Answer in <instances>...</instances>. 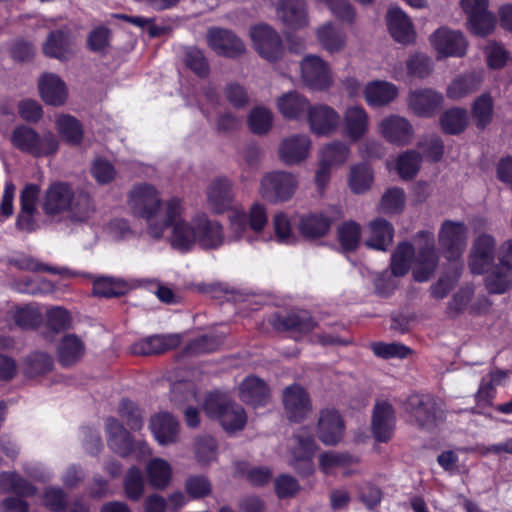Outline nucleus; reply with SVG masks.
Listing matches in <instances>:
<instances>
[{
    "label": "nucleus",
    "instance_id": "8",
    "mask_svg": "<svg viewBox=\"0 0 512 512\" xmlns=\"http://www.w3.org/2000/svg\"><path fill=\"white\" fill-rule=\"evenodd\" d=\"M414 240L418 245V253L415 257L413 277L417 282H426L434 274L439 262L434 234L430 231H419Z\"/></svg>",
    "mask_w": 512,
    "mask_h": 512
},
{
    "label": "nucleus",
    "instance_id": "24",
    "mask_svg": "<svg viewBox=\"0 0 512 512\" xmlns=\"http://www.w3.org/2000/svg\"><path fill=\"white\" fill-rule=\"evenodd\" d=\"M443 96L441 93L430 89H416L408 94L407 105L420 117H431L441 107Z\"/></svg>",
    "mask_w": 512,
    "mask_h": 512
},
{
    "label": "nucleus",
    "instance_id": "64",
    "mask_svg": "<svg viewBox=\"0 0 512 512\" xmlns=\"http://www.w3.org/2000/svg\"><path fill=\"white\" fill-rule=\"evenodd\" d=\"M52 367L53 360L47 353L35 352L27 357L26 372L30 377L46 374Z\"/></svg>",
    "mask_w": 512,
    "mask_h": 512
},
{
    "label": "nucleus",
    "instance_id": "12",
    "mask_svg": "<svg viewBox=\"0 0 512 512\" xmlns=\"http://www.w3.org/2000/svg\"><path fill=\"white\" fill-rule=\"evenodd\" d=\"M463 10L468 15L469 29L477 36H487L496 26L495 16L488 11V0H461Z\"/></svg>",
    "mask_w": 512,
    "mask_h": 512
},
{
    "label": "nucleus",
    "instance_id": "63",
    "mask_svg": "<svg viewBox=\"0 0 512 512\" xmlns=\"http://www.w3.org/2000/svg\"><path fill=\"white\" fill-rule=\"evenodd\" d=\"M144 479L141 471L136 467H131L124 479V488L126 496L133 501L139 500L144 493Z\"/></svg>",
    "mask_w": 512,
    "mask_h": 512
},
{
    "label": "nucleus",
    "instance_id": "27",
    "mask_svg": "<svg viewBox=\"0 0 512 512\" xmlns=\"http://www.w3.org/2000/svg\"><path fill=\"white\" fill-rule=\"evenodd\" d=\"M369 115L362 106L353 105L343 114V132L352 141L361 139L368 131Z\"/></svg>",
    "mask_w": 512,
    "mask_h": 512
},
{
    "label": "nucleus",
    "instance_id": "13",
    "mask_svg": "<svg viewBox=\"0 0 512 512\" xmlns=\"http://www.w3.org/2000/svg\"><path fill=\"white\" fill-rule=\"evenodd\" d=\"M310 131L317 136H330L340 125L339 113L326 104L311 105L307 115Z\"/></svg>",
    "mask_w": 512,
    "mask_h": 512
},
{
    "label": "nucleus",
    "instance_id": "53",
    "mask_svg": "<svg viewBox=\"0 0 512 512\" xmlns=\"http://www.w3.org/2000/svg\"><path fill=\"white\" fill-rule=\"evenodd\" d=\"M441 127L447 134H459L468 124V114L465 109L452 108L441 116Z\"/></svg>",
    "mask_w": 512,
    "mask_h": 512
},
{
    "label": "nucleus",
    "instance_id": "43",
    "mask_svg": "<svg viewBox=\"0 0 512 512\" xmlns=\"http://www.w3.org/2000/svg\"><path fill=\"white\" fill-rule=\"evenodd\" d=\"M482 77L479 73H468L456 77L447 88V96L458 100L479 89Z\"/></svg>",
    "mask_w": 512,
    "mask_h": 512
},
{
    "label": "nucleus",
    "instance_id": "19",
    "mask_svg": "<svg viewBox=\"0 0 512 512\" xmlns=\"http://www.w3.org/2000/svg\"><path fill=\"white\" fill-rule=\"evenodd\" d=\"M378 131L388 142L397 146L408 145L414 135L411 123L399 115L383 118L378 124Z\"/></svg>",
    "mask_w": 512,
    "mask_h": 512
},
{
    "label": "nucleus",
    "instance_id": "38",
    "mask_svg": "<svg viewBox=\"0 0 512 512\" xmlns=\"http://www.w3.org/2000/svg\"><path fill=\"white\" fill-rule=\"evenodd\" d=\"M359 462V458L346 452L329 451L320 455L319 466L325 474H332L337 469H342L348 476L354 471L350 468Z\"/></svg>",
    "mask_w": 512,
    "mask_h": 512
},
{
    "label": "nucleus",
    "instance_id": "54",
    "mask_svg": "<svg viewBox=\"0 0 512 512\" xmlns=\"http://www.w3.org/2000/svg\"><path fill=\"white\" fill-rule=\"evenodd\" d=\"M230 231L233 240L246 239L252 243L254 238L250 235L247 214L243 209L234 208L229 214Z\"/></svg>",
    "mask_w": 512,
    "mask_h": 512
},
{
    "label": "nucleus",
    "instance_id": "5",
    "mask_svg": "<svg viewBox=\"0 0 512 512\" xmlns=\"http://www.w3.org/2000/svg\"><path fill=\"white\" fill-rule=\"evenodd\" d=\"M204 409L210 417L219 419L227 432L242 430L247 422V415L243 407L231 404L221 393H210L204 402Z\"/></svg>",
    "mask_w": 512,
    "mask_h": 512
},
{
    "label": "nucleus",
    "instance_id": "39",
    "mask_svg": "<svg viewBox=\"0 0 512 512\" xmlns=\"http://www.w3.org/2000/svg\"><path fill=\"white\" fill-rule=\"evenodd\" d=\"M370 237L366 246L372 249L386 251L393 242L394 228L385 219L377 218L369 223Z\"/></svg>",
    "mask_w": 512,
    "mask_h": 512
},
{
    "label": "nucleus",
    "instance_id": "20",
    "mask_svg": "<svg viewBox=\"0 0 512 512\" xmlns=\"http://www.w3.org/2000/svg\"><path fill=\"white\" fill-rule=\"evenodd\" d=\"M207 205L215 214L234 209V192L232 182L225 177L211 181L206 191Z\"/></svg>",
    "mask_w": 512,
    "mask_h": 512
},
{
    "label": "nucleus",
    "instance_id": "28",
    "mask_svg": "<svg viewBox=\"0 0 512 512\" xmlns=\"http://www.w3.org/2000/svg\"><path fill=\"white\" fill-rule=\"evenodd\" d=\"M295 441L292 465L301 473L310 474L313 471L312 458L317 450V444L312 436L301 433L295 436Z\"/></svg>",
    "mask_w": 512,
    "mask_h": 512
},
{
    "label": "nucleus",
    "instance_id": "32",
    "mask_svg": "<svg viewBox=\"0 0 512 512\" xmlns=\"http://www.w3.org/2000/svg\"><path fill=\"white\" fill-rule=\"evenodd\" d=\"M240 399L253 407L264 406L270 399L266 383L255 376L246 377L239 387Z\"/></svg>",
    "mask_w": 512,
    "mask_h": 512
},
{
    "label": "nucleus",
    "instance_id": "56",
    "mask_svg": "<svg viewBox=\"0 0 512 512\" xmlns=\"http://www.w3.org/2000/svg\"><path fill=\"white\" fill-rule=\"evenodd\" d=\"M223 338L218 335H202L192 340L185 348L184 353L190 356H197L211 353L219 348Z\"/></svg>",
    "mask_w": 512,
    "mask_h": 512
},
{
    "label": "nucleus",
    "instance_id": "14",
    "mask_svg": "<svg viewBox=\"0 0 512 512\" xmlns=\"http://www.w3.org/2000/svg\"><path fill=\"white\" fill-rule=\"evenodd\" d=\"M254 47L259 55L269 61L278 60L283 46L278 33L268 25H257L250 31Z\"/></svg>",
    "mask_w": 512,
    "mask_h": 512
},
{
    "label": "nucleus",
    "instance_id": "42",
    "mask_svg": "<svg viewBox=\"0 0 512 512\" xmlns=\"http://www.w3.org/2000/svg\"><path fill=\"white\" fill-rule=\"evenodd\" d=\"M85 352L83 341L74 334L63 337L58 347L59 362L63 366H71L78 362Z\"/></svg>",
    "mask_w": 512,
    "mask_h": 512
},
{
    "label": "nucleus",
    "instance_id": "44",
    "mask_svg": "<svg viewBox=\"0 0 512 512\" xmlns=\"http://www.w3.org/2000/svg\"><path fill=\"white\" fill-rule=\"evenodd\" d=\"M485 278V287L491 294H503L512 288V270L498 263Z\"/></svg>",
    "mask_w": 512,
    "mask_h": 512
},
{
    "label": "nucleus",
    "instance_id": "17",
    "mask_svg": "<svg viewBox=\"0 0 512 512\" xmlns=\"http://www.w3.org/2000/svg\"><path fill=\"white\" fill-rule=\"evenodd\" d=\"M396 414L393 406L387 401L375 403L371 417V432L378 442L389 441L395 431Z\"/></svg>",
    "mask_w": 512,
    "mask_h": 512
},
{
    "label": "nucleus",
    "instance_id": "29",
    "mask_svg": "<svg viewBox=\"0 0 512 512\" xmlns=\"http://www.w3.org/2000/svg\"><path fill=\"white\" fill-rule=\"evenodd\" d=\"M38 86L43 101L49 105L60 106L67 100L66 84L56 74L45 73L39 79Z\"/></svg>",
    "mask_w": 512,
    "mask_h": 512
},
{
    "label": "nucleus",
    "instance_id": "41",
    "mask_svg": "<svg viewBox=\"0 0 512 512\" xmlns=\"http://www.w3.org/2000/svg\"><path fill=\"white\" fill-rule=\"evenodd\" d=\"M332 219L324 214H308L300 218L298 229L308 239L324 236L330 229Z\"/></svg>",
    "mask_w": 512,
    "mask_h": 512
},
{
    "label": "nucleus",
    "instance_id": "50",
    "mask_svg": "<svg viewBox=\"0 0 512 512\" xmlns=\"http://www.w3.org/2000/svg\"><path fill=\"white\" fill-rule=\"evenodd\" d=\"M374 176L367 164H357L351 167L348 184L355 194H363L371 188Z\"/></svg>",
    "mask_w": 512,
    "mask_h": 512
},
{
    "label": "nucleus",
    "instance_id": "1",
    "mask_svg": "<svg viewBox=\"0 0 512 512\" xmlns=\"http://www.w3.org/2000/svg\"><path fill=\"white\" fill-rule=\"evenodd\" d=\"M42 211L50 222L83 223L92 217L95 205L84 191H75L66 182H54L45 190Z\"/></svg>",
    "mask_w": 512,
    "mask_h": 512
},
{
    "label": "nucleus",
    "instance_id": "36",
    "mask_svg": "<svg viewBox=\"0 0 512 512\" xmlns=\"http://www.w3.org/2000/svg\"><path fill=\"white\" fill-rule=\"evenodd\" d=\"M398 96V88L393 83L387 81L369 82L364 89V98L368 105L372 107H381L388 105Z\"/></svg>",
    "mask_w": 512,
    "mask_h": 512
},
{
    "label": "nucleus",
    "instance_id": "61",
    "mask_svg": "<svg viewBox=\"0 0 512 512\" xmlns=\"http://www.w3.org/2000/svg\"><path fill=\"white\" fill-rule=\"evenodd\" d=\"M405 193L401 188H390L382 196L379 210L383 213L394 214L403 210Z\"/></svg>",
    "mask_w": 512,
    "mask_h": 512
},
{
    "label": "nucleus",
    "instance_id": "55",
    "mask_svg": "<svg viewBox=\"0 0 512 512\" xmlns=\"http://www.w3.org/2000/svg\"><path fill=\"white\" fill-rule=\"evenodd\" d=\"M1 487L20 496H32L36 493V487L15 472L1 475Z\"/></svg>",
    "mask_w": 512,
    "mask_h": 512
},
{
    "label": "nucleus",
    "instance_id": "31",
    "mask_svg": "<svg viewBox=\"0 0 512 512\" xmlns=\"http://www.w3.org/2000/svg\"><path fill=\"white\" fill-rule=\"evenodd\" d=\"M277 108L285 119L298 120L308 115L311 104L309 100L297 91H289L278 97Z\"/></svg>",
    "mask_w": 512,
    "mask_h": 512
},
{
    "label": "nucleus",
    "instance_id": "51",
    "mask_svg": "<svg viewBox=\"0 0 512 512\" xmlns=\"http://www.w3.org/2000/svg\"><path fill=\"white\" fill-rule=\"evenodd\" d=\"M415 255L414 246L409 242H401L397 245L391 257V271L395 276L405 275Z\"/></svg>",
    "mask_w": 512,
    "mask_h": 512
},
{
    "label": "nucleus",
    "instance_id": "16",
    "mask_svg": "<svg viewBox=\"0 0 512 512\" xmlns=\"http://www.w3.org/2000/svg\"><path fill=\"white\" fill-rule=\"evenodd\" d=\"M431 45L442 56L461 57L466 53L467 40L460 31L447 27L437 29L430 37Z\"/></svg>",
    "mask_w": 512,
    "mask_h": 512
},
{
    "label": "nucleus",
    "instance_id": "6",
    "mask_svg": "<svg viewBox=\"0 0 512 512\" xmlns=\"http://www.w3.org/2000/svg\"><path fill=\"white\" fill-rule=\"evenodd\" d=\"M403 409L420 429L431 431L437 426L440 411L432 395L413 393L403 402Z\"/></svg>",
    "mask_w": 512,
    "mask_h": 512
},
{
    "label": "nucleus",
    "instance_id": "15",
    "mask_svg": "<svg viewBox=\"0 0 512 512\" xmlns=\"http://www.w3.org/2000/svg\"><path fill=\"white\" fill-rule=\"evenodd\" d=\"M311 147L312 142L307 134L290 135L280 142L278 157L285 165H298L309 157Z\"/></svg>",
    "mask_w": 512,
    "mask_h": 512
},
{
    "label": "nucleus",
    "instance_id": "49",
    "mask_svg": "<svg viewBox=\"0 0 512 512\" xmlns=\"http://www.w3.org/2000/svg\"><path fill=\"white\" fill-rule=\"evenodd\" d=\"M337 239L344 252L355 251L361 240V226L353 220L345 221L337 228Z\"/></svg>",
    "mask_w": 512,
    "mask_h": 512
},
{
    "label": "nucleus",
    "instance_id": "34",
    "mask_svg": "<svg viewBox=\"0 0 512 512\" xmlns=\"http://www.w3.org/2000/svg\"><path fill=\"white\" fill-rule=\"evenodd\" d=\"M150 429L160 445H168L176 442L179 424L170 413L161 412L151 419Z\"/></svg>",
    "mask_w": 512,
    "mask_h": 512
},
{
    "label": "nucleus",
    "instance_id": "7",
    "mask_svg": "<svg viewBox=\"0 0 512 512\" xmlns=\"http://www.w3.org/2000/svg\"><path fill=\"white\" fill-rule=\"evenodd\" d=\"M298 188L297 177L287 171H273L263 175L260 181L261 197L271 203L286 202Z\"/></svg>",
    "mask_w": 512,
    "mask_h": 512
},
{
    "label": "nucleus",
    "instance_id": "45",
    "mask_svg": "<svg viewBox=\"0 0 512 512\" xmlns=\"http://www.w3.org/2000/svg\"><path fill=\"white\" fill-rule=\"evenodd\" d=\"M56 129L61 138L70 145H79L84 132L81 123L73 116L62 114L56 120Z\"/></svg>",
    "mask_w": 512,
    "mask_h": 512
},
{
    "label": "nucleus",
    "instance_id": "30",
    "mask_svg": "<svg viewBox=\"0 0 512 512\" xmlns=\"http://www.w3.org/2000/svg\"><path fill=\"white\" fill-rule=\"evenodd\" d=\"M387 25L392 37L400 43H410L415 37L413 24L407 14L399 7L387 11Z\"/></svg>",
    "mask_w": 512,
    "mask_h": 512
},
{
    "label": "nucleus",
    "instance_id": "11",
    "mask_svg": "<svg viewBox=\"0 0 512 512\" xmlns=\"http://www.w3.org/2000/svg\"><path fill=\"white\" fill-rule=\"evenodd\" d=\"M496 240L487 233L478 235L472 242L468 255V267L472 274L482 275L494 265Z\"/></svg>",
    "mask_w": 512,
    "mask_h": 512
},
{
    "label": "nucleus",
    "instance_id": "3",
    "mask_svg": "<svg viewBox=\"0 0 512 512\" xmlns=\"http://www.w3.org/2000/svg\"><path fill=\"white\" fill-rule=\"evenodd\" d=\"M132 213L146 221L147 234L156 240L161 239V222L165 215L166 200H162L158 190L151 184L135 185L128 196Z\"/></svg>",
    "mask_w": 512,
    "mask_h": 512
},
{
    "label": "nucleus",
    "instance_id": "48",
    "mask_svg": "<svg viewBox=\"0 0 512 512\" xmlns=\"http://www.w3.org/2000/svg\"><path fill=\"white\" fill-rule=\"evenodd\" d=\"M149 484L157 489L165 488L171 479L172 469L170 464L162 458H154L146 466Z\"/></svg>",
    "mask_w": 512,
    "mask_h": 512
},
{
    "label": "nucleus",
    "instance_id": "21",
    "mask_svg": "<svg viewBox=\"0 0 512 512\" xmlns=\"http://www.w3.org/2000/svg\"><path fill=\"white\" fill-rule=\"evenodd\" d=\"M283 403L287 417L294 422L304 420L312 409L309 395L298 384H293L284 389Z\"/></svg>",
    "mask_w": 512,
    "mask_h": 512
},
{
    "label": "nucleus",
    "instance_id": "2",
    "mask_svg": "<svg viewBox=\"0 0 512 512\" xmlns=\"http://www.w3.org/2000/svg\"><path fill=\"white\" fill-rule=\"evenodd\" d=\"M185 214L184 199L173 196L166 200L165 215L160 224L161 239L165 231L171 228L170 245L180 252H188L197 244L196 214L190 220L184 218Z\"/></svg>",
    "mask_w": 512,
    "mask_h": 512
},
{
    "label": "nucleus",
    "instance_id": "40",
    "mask_svg": "<svg viewBox=\"0 0 512 512\" xmlns=\"http://www.w3.org/2000/svg\"><path fill=\"white\" fill-rule=\"evenodd\" d=\"M316 38L323 49L329 53L341 51L346 44V36L332 22H326L316 30Z\"/></svg>",
    "mask_w": 512,
    "mask_h": 512
},
{
    "label": "nucleus",
    "instance_id": "9",
    "mask_svg": "<svg viewBox=\"0 0 512 512\" xmlns=\"http://www.w3.org/2000/svg\"><path fill=\"white\" fill-rule=\"evenodd\" d=\"M468 239V227L464 222L445 220L439 229L438 241L449 261H456L463 255Z\"/></svg>",
    "mask_w": 512,
    "mask_h": 512
},
{
    "label": "nucleus",
    "instance_id": "37",
    "mask_svg": "<svg viewBox=\"0 0 512 512\" xmlns=\"http://www.w3.org/2000/svg\"><path fill=\"white\" fill-rule=\"evenodd\" d=\"M72 48L70 33L65 30H55L49 33L43 44V53L50 58L65 60L72 54Z\"/></svg>",
    "mask_w": 512,
    "mask_h": 512
},
{
    "label": "nucleus",
    "instance_id": "59",
    "mask_svg": "<svg viewBox=\"0 0 512 512\" xmlns=\"http://www.w3.org/2000/svg\"><path fill=\"white\" fill-rule=\"evenodd\" d=\"M474 295L472 286L460 288L447 304L446 313L449 317H456L463 313L469 306Z\"/></svg>",
    "mask_w": 512,
    "mask_h": 512
},
{
    "label": "nucleus",
    "instance_id": "60",
    "mask_svg": "<svg viewBox=\"0 0 512 512\" xmlns=\"http://www.w3.org/2000/svg\"><path fill=\"white\" fill-rule=\"evenodd\" d=\"M275 239L282 244H292L296 240L291 221L287 214L278 212L273 216Z\"/></svg>",
    "mask_w": 512,
    "mask_h": 512
},
{
    "label": "nucleus",
    "instance_id": "62",
    "mask_svg": "<svg viewBox=\"0 0 512 512\" xmlns=\"http://www.w3.org/2000/svg\"><path fill=\"white\" fill-rule=\"evenodd\" d=\"M273 122L272 113L264 107L254 108L248 117V125L253 133L265 134L271 127Z\"/></svg>",
    "mask_w": 512,
    "mask_h": 512
},
{
    "label": "nucleus",
    "instance_id": "35",
    "mask_svg": "<svg viewBox=\"0 0 512 512\" xmlns=\"http://www.w3.org/2000/svg\"><path fill=\"white\" fill-rule=\"evenodd\" d=\"M277 16L292 29L304 27L308 23L304 0H281L277 6Z\"/></svg>",
    "mask_w": 512,
    "mask_h": 512
},
{
    "label": "nucleus",
    "instance_id": "10",
    "mask_svg": "<svg viewBox=\"0 0 512 512\" xmlns=\"http://www.w3.org/2000/svg\"><path fill=\"white\" fill-rule=\"evenodd\" d=\"M300 78L307 88L314 91H326L334 82L329 64L313 54L306 55L301 60Z\"/></svg>",
    "mask_w": 512,
    "mask_h": 512
},
{
    "label": "nucleus",
    "instance_id": "52",
    "mask_svg": "<svg viewBox=\"0 0 512 512\" xmlns=\"http://www.w3.org/2000/svg\"><path fill=\"white\" fill-rule=\"evenodd\" d=\"M13 287L20 293L30 295H43L54 291L52 282L42 277L16 279L13 282Z\"/></svg>",
    "mask_w": 512,
    "mask_h": 512
},
{
    "label": "nucleus",
    "instance_id": "22",
    "mask_svg": "<svg viewBox=\"0 0 512 512\" xmlns=\"http://www.w3.org/2000/svg\"><path fill=\"white\" fill-rule=\"evenodd\" d=\"M180 343V334L152 335L133 343L129 351L137 356L157 355L176 348Z\"/></svg>",
    "mask_w": 512,
    "mask_h": 512
},
{
    "label": "nucleus",
    "instance_id": "18",
    "mask_svg": "<svg viewBox=\"0 0 512 512\" xmlns=\"http://www.w3.org/2000/svg\"><path fill=\"white\" fill-rule=\"evenodd\" d=\"M207 43L218 55L225 57L234 58L245 52L242 40L228 29L210 28L207 32Z\"/></svg>",
    "mask_w": 512,
    "mask_h": 512
},
{
    "label": "nucleus",
    "instance_id": "4",
    "mask_svg": "<svg viewBox=\"0 0 512 512\" xmlns=\"http://www.w3.org/2000/svg\"><path fill=\"white\" fill-rule=\"evenodd\" d=\"M12 145L34 157H45L55 154L59 148V141L51 131L40 135L33 128L26 125H19L11 133Z\"/></svg>",
    "mask_w": 512,
    "mask_h": 512
},
{
    "label": "nucleus",
    "instance_id": "23",
    "mask_svg": "<svg viewBox=\"0 0 512 512\" xmlns=\"http://www.w3.org/2000/svg\"><path fill=\"white\" fill-rule=\"evenodd\" d=\"M40 194V186L27 184L20 193V212L16 220L18 229L32 232L36 228L34 216L37 212L36 203Z\"/></svg>",
    "mask_w": 512,
    "mask_h": 512
},
{
    "label": "nucleus",
    "instance_id": "26",
    "mask_svg": "<svg viewBox=\"0 0 512 512\" xmlns=\"http://www.w3.org/2000/svg\"><path fill=\"white\" fill-rule=\"evenodd\" d=\"M344 435V423L334 409L321 411L318 421V437L325 445L337 444Z\"/></svg>",
    "mask_w": 512,
    "mask_h": 512
},
{
    "label": "nucleus",
    "instance_id": "47",
    "mask_svg": "<svg viewBox=\"0 0 512 512\" xmlns=\"http://www.w3.org/2000/svg\"><path fill=\"white\" fill-rule=\"evenodd\" d=\"M277 326L288 331L306 333L313 330L316 322L307 311L291 312L277 320Z\"/></svg>",
    "mask_w": 512,
    "mask_h": 512
},
{
    "label": "nucleus",
    "instance_id": "46",
    "mask_svg": "<svg viewBox=\"0 0 512 512\" xmlns=\"http://www.w3.org/2000/svg\"><path fill=\"white\" fill-rule=\"evenodd\" d=\"M350 156V147L347 143L335 140L326 144L320 151L319 161L330 167L343 165Z\"/></svg>",
    "mask_w": 512,
    "mask_h": 512
},
{
    "label": "nucleus",
    "instance_id": "25",
    "mask_svg": "<svg viewBox=\"0 0 512 512\" xmlns=\"http://www.w3.org/2000/svg\"><path fill=\"white\" fill-rule=\"evenodd\" d=\"M197 244L203 249H217L224 243L222 225L205 213L196 214Z\"/></svg>",
    "mask_w": 512,
    "mask_h": 512
},
{
    "label": "nucleus",
    "instance_id": "33",
    "mask_svg": "<svg viewBox=\"0 0 512 512\" xmlns=\"http://www.w3.org/2000/svg\"><path fill=\"white\" fill-rule=\"evenodd\" d=\"M108 434V446L122 457L128 456L133 450V442L130 433L123 425L113 417H109L105 423Z\"/></svg>",
    "mask_w": 512,
    "mask_h": 512
},
{
    "label": "nucleus",
    "instance_id": "57",
    "mask_svg": "<svg viewBox=\"0 0 512 512\" xmlns=\"http://www.w3.org/2000/svg\"><path fill=\"white\" fill-rule=\"evenodd\" d=\"M127 290V285L123 280L112 277H102L93 283V292L102 297H118Z\"/></svg>",
    "mask_w": 512,
    "mask_h": 512
},
{
    "label": "nucleus",
    "instance_id": "58",
    "mask_svg": "<svg viewBox=\"0 0 512 512\" xmlns=\"http://www.w3.org/2000/svg\"><path fill=\"white\" fill-rule=\"evenodd\" d=\"M472 116L478 128H485L492 120L493 101L489 94L479 96L473 105Z\"/></svg>",
    "mask_w": 512,
    "mask_h": 512
}]
</instances>
